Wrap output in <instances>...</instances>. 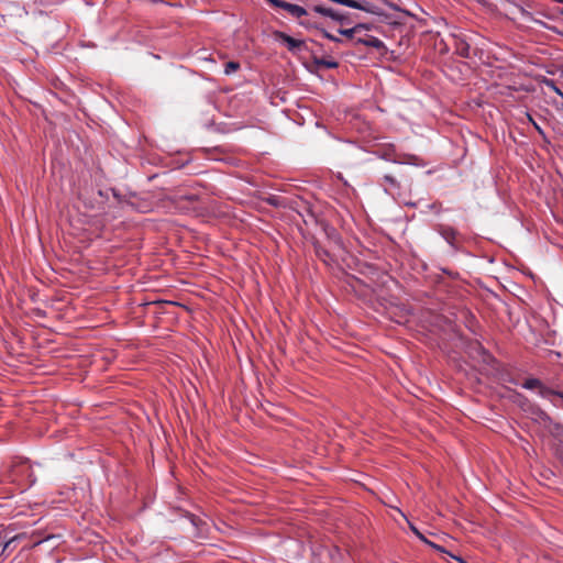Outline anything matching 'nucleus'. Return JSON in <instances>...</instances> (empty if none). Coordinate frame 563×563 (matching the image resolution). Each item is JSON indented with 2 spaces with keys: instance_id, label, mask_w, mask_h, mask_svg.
Instances as JSON below:
<instances>
[{
  "instance_id": "393cba45",
  "label": "nucleus",
  "mask_w": 563,
  "mask_h": 563,
  "mask_svg": "<svg viewBox=\"0 0 563 563\" xmlns=\"http://www.w3.org/2000/svg\"><path fill=\"white\" fill-rule=\"evenodd\" d=\"M43 542V539H34V545H37Z\"/></svg>"
},
{
  "instance_id": "2eb2a0df",
  "label": "nucleus",
  "mask_w": 563,
  "mask_h": 563,
  "mask_svg": "<svg viewBox=\"0 0 563 563\" xmlns=\"http://www.w3.org/2000/svg\"><path fill=\"white\" fill-rule=\"evenodd\" d=\"M423 542L440 552L446 553V551L441 545L433 543L432 541L428 540L427 538L423 540Z\"/></svg>"
},
{
  "instance_id": "9d476101",
  "label": "nucleus",
  "mask_w": 563,
  "mask_h": 563,
  "mask_svg": "<svg viewBox=\"0 0 563 563\" xmlns=\"http://www.w3.org/2000/svg\"><path fill=\"white\" fill-rule=\"evenodd\" d=\"M307 10L310 12V15L312 14V12H314V13H319V14H321L323 16H328V18L335 16L333 9L327 8L322 4H312Z\"/></svg>"
},
{
  "instance_id": "0eeeda50",
  "label": "nucleus",
  "mask_w": 563,
  "mask_h": 563,
  "mask_svg": "<svg viewBox=\"0 0 563 563\" xmlns=\"http://www.w3.org/2000/svg\"><path fill=\"white\" fill-rule=\"evenodd\" d=\"M276 37L279 38L283 43H285L287 48L291 52H294L305 45V42L302 40L294 38L283 32H277Z\"/></svg>"
},
{
  "instance_id": "f8f14e48",
  "label": "nucleus",
  "mask_w": 563,
  "mask_h": 563,
  "mask_svg": "<svg viewBox=\"0 0 563 563\" xmlns=\"http://www.w3.org/2000/svg\"><path fill=\"white\" fill-rule=\"evenodd\" d=\"M316 255L323 261L324 263H329L330 254L325 249H323L318 242L313 243Z\"/></svg>"
},
{
  "instance_id": "412c9836",
  "label": "nucleus",
  "mask_w": 563,
  "mask_h": 563,
  "mask_svg": "<svg viewBox=\"0 0 563 563\" xmlns=\"http://www.w3.org/2000/svg\"><path fill=\"white\" fill-rule=\"evenodd\" d=\"M412 532L421 540L423 541L426 537L413 526H410Z\"/></svg>"
},
{
  "instance_id": "423d86ee",
  "label": "nucleus",
  "mask_w": 563,
  "mask_h": 563,
  "mask_svg": "<svg viewBox=\"0 0 563 563\" xmlns=\"http://www.w3.org/2000/svg\"><path fill=\"white\" fill-rule=\"evenodd\" d=\"M438 231L450 245L455 249L459 247L461 239L459 232L454 228L450 225H440Z\"/></svg>"
},
{
  "instance_id": "20e7f679",
  "label": "nucleus",
  "mask_w": 563,
  "mask_h": 563,
  "mask_svg": "<svg viewBox=\"0 0 563 563\" xmlns=\"http://www.w3.org/2000/svg\"><path fill=\"white\" fill-rule=\"evenodd\" d=\"M22 475L32 476L31 465L26 460L13 461L8 471V479L10 482H16Z\"/></svg>"
},
{
  "instance_id": "a211bd4d",
  "label": "nucleus",
  "mask_w": 563,
  "mask_h": 563,
  "mask_svg": "<svg viewBox=\"0 0 563 563\" xmlns=\"http://www.w3.org/2000/svg\"><path fill=\"white\" fill-rule=\"evenodd\" d=\"M555 452H556V455L561 460V462L563 463V441H561L556 449H555Z\"/></svg>"
},
{
  "instance_id": "6e6552de",
  "label": "nucleus",
  "mask_w": 563,
  "mask_h": 563,
  "mask_svg": "<svg viewBox=\"0 0 563 563\" xmlns=\"http://www.w3.org/2000/svg\"><path fill=\"white\" fill-rule=\"evenodd\" d=\"M355 41H356V44H363L365 46L374 47L376 49L385 48L384 43L379 38L368 35V34H364L363 36H357Z\"/></svg>"
},
{
  "instance_id": "1a4fd4ad",
  "label": "nucleus",
  "mask_w": 563,
  "mask_h": 563,
  "mask_svg": "<svg viewBox=\"0 0 563 563\" xmlns=\"http://www.w3.org/2000/svg\"><path fill=\"white\" fill-rule=\"evenodd\" d=\"M367 30H369L368 24L358 23L351 29H344V30L341 29V30H339V33L346 36L347 38H353L355 34H358L362 31H367Z\"/></svg>"
},
{
  "instance_id": "7ed1b4c3",
  "label": "nucleus",
  "mask_w": 563,
  "mask_h": 563,
  "mask_svg": "<svg viewBox=\"0 0 563 563\" xmlns=\"http://www.w3.org/2000/svg\"><path fill=\"white\" fill-rule=\"evenodd\" d=\"M522 387L526 389H538L541 397L556 396L563 401V393L559 390H554L552 388L547 387L540 379L538 378H528L523 382Z\"/></svg>"
},
{
  "instance_id": "f03ea898",
  "label": "nucleus",
  "mask_w": 563,
  "mask_h": 563,
  "mask_svg": "<svg viewBox=\"0 0 563 563\" xmlns=\"http://www.w3.org/2000/svg\"><path fill=\"white\" fill-rule=\"evenodd\" d=\"M282 9L292 18L299 20V23L305 27H317V23L310 19V12L303 7L284 1Z\"/></svg>"
},
{
  "instance_id": "4be33fe9",
  "label": "nucleus",
  "mask_w": 563,
  "mask_h": 563,
  "mask_svg": "<svg viewBox=\"0 0 563 563\" xmlns=\"http://www.w3.org/2000/svg\"><path fill=\"white\" fill-rule=\"evenodd\" d=\"M527 117L529 119L530 122H532L533 126L536 128V130L540 133V134H543V131L542 129L533 121L532 117L527 113Z\"/></svg>"
},
{
  "instance_id": "f3484780",
  "label": "nucleus",
  "mask_w": 563,
  "mask_h": 563,
  "mask_svg": "<svg viewBox=\"0 0 563 563\" xmlns=\"http://www.w3.org/2000/svg\"><path fill=\"white\" fill-rule=\"evenodd\" d=\"M321 33H322V35H323L325 38H328V40H330V41H332V42H341V40H340L339 37H336V36L332 35L331 33L327 32L325 30H322V31H321Z\"/></svg>"
},
{
  "instance_id": "a878e982",
  "label": "nucleus",
  "mask_w": 563,
  "mask_h": 563,
  "mask_svg": "<svg viewBox=\"0 0 563 563\" xmlns=\"http://www.w3.org/2000/svg\"><path fill=\"white\" fill-rule=\"evenodd\" d=\"M551 86L553 87V89H554L558 93H560V95H561V91L559 90V88H556V87L554 86V84H553L552 81H551Z\"/></svg>"
},
{
  "instance_id": "dca6fc26",
  "label": "nucleus",
  "mask_w": 563,
  "mask_h": 563,
  "mask_svg": "<svg viewBox=\"0 0 563 563\" xmlns=\"http://www.w3.org/2000/svg\"><path fill=\"white\" fill-rule=\"evenodd\" d=\"M423 542L440 552L446 553V551L441 545L433 543L432 541L428 540L427 538L423 540Z\"/></svg>"
},
{
  "instance_id": "cd10ccee",
  "label": "nucleus",
  "mask_w": 563,
  "mask_h": 563,
  "mask_svg": "<svg viewBox=\"0 0 563 563\" xmlns=\"http://www.w3.org/2000/svg\"><path fill=\"white\" fill-rule=\"evenodd\" d=\"M561 14L563 15V8L561 9Z\"/></svg>"
},
{
  "instance_id": "b1692460",
  "label": "nucleus",
  "mask_w": 563,
  "mask_h": 563,
  "mask_svg": "<svg viewBox=\"0 0 563 563\" xmlns=\"http://www.w3.org/2000/svg\"><path fill=\"white\" fill-rule=\"evenodd\" d=\"M184 198L189 200V201H195L196 200L195 196H185Z\"/></svg>"
},
{
  "instance_id": "9b49d317",
  "label": "nucleus",
  "mask_w": 563,
  "mask_h": 563,
  "mask_svg": "<svg viewBox=\"0 0 563 563\" xmlns=\"http://www.w3.org/2000/svg\"><path fill=\"white\" fill-rule=\"evenodd\" d=\"M313 63L318 67H322V68H327V69L336 68L339 66V63L335 62L334 59H328V58H323V57H321V58L313 57Z\"/></svg>"
},
{
  "instance_id": "5701e85b",
  "label": "nucleus",
  "mask_w": 563,
  "mask_h": 563,
  "mask_svg": "<svg viewBox=\"0 0 563 563\" xmlns=\"http://www.w3.org/2000/svg\"><path fill=\"white\" fill-rule=\"evenodd\" d=\"M454 560H456L457 562L460 563H467L465 560H463L462 558L460 556H455V555H451Z\"/></svg>"
},
{
  "instance_id": "4468645a",
  "label": "nucleus",
  "mask_w": 563,
  "mask_h": 563,
  "mask_svg": "<svg viewBox=\"0 0 563 563\" xmlns=\"http://www.w3.org/2000/svg\"><path fill=\"white\" fill-rule=\"evenodd\" d=\"M240 69V63L230 60L224 65V74L231 75Z\"/></svg>"
},
{
  "instance_id": "aec40b11",
  "label": "nucleus",
  "mask_w": 563,
  "mask_h": 563,
  "mask_svg": "<svg viewBox=\"0 0 563 563\" xmlns=\"http://www.w3.org/2000/svg\"><path fill=\"white\" fill-rule=\"evenodd\" d=\"M267 2L275 8L282 9L284 0H267Z\"/></svg>"
},
{
  "instance_id": "f257e3e1",
  "label": "nucleus",
  "mask_w": 563,
  "mask_h": 563,
  "mask_svg": "<svg viewBox=\"0 0 563 563\" xmlns=\"http://www.w3.org/2000/svg\"><path fill=\"white\" fill-rule=\"evenodd\" d=\"M411 179L405 173L402 167H397L393 173L385 174L383 176L382 185L385 190L390 194L399 192L402 185H410Z\"/></svg>"
},
{
  "instance_id": "6ab92c4d",
  "label": "nucleus",
  "mask_w": 563,
  "mask_h": 563,
  "mask_svg": "<svg viewBox=\"0 0 563 563\" xmlns=\"http://www.w3.org/2000/svg\"><path fill=\"white\" fill-rule=\"evenodd\" d=\"M334 14H335V16H334V18H331V19H332V20H334V21H338V22L343 23V22L346 20V18H345V15H344V14H341V13H339V12H338V11H335V10H334Z\"/></svg>"
},
{
  "instance_id": "bb28decb",
  "label": "nucleus",
  "mask_w": 563,
  "mask_h": 563,
  "mask_svg": "<svg viewBox=\"0 0 563 563\" xmlns=\"http://www.w3.org/2000/svg\"><path fill=\"white\" fill-rule=\"evenodd\" d=\"M9 544H10V542L4 543L3 549H2V553L5 551V549L9 547Z\"/></svg>"
},
{
  "instance_id": "39448f33",
  "label": "nucleus",
  "mask_w": 563,
  "mask_h": 563,
  "mask_svg": "<svg viewBox=\"0 0 563 563\" xmlns=\"http://www.w3.org/2000/svg\"><path fill=\"white\" fill-rule=\"evenodd\" d=\"M376 154L378 155V157L385 161H390L399 165L411 163V161L415 158V156L412 155L397 154L394 146L377 150Z\"/></svg>"
},
{
  "instance_id": "ddd939ff",
  "label": "nucleus",
  "mask_w": 563,
  "mask_h": 563,
  "mask_svg": "<svg viewBox=\"0 0 563 563\" xmlns=\"http://www.w3.org/2000/svg\"><path fill=\"white\" fill-rule=\"evenodd\" d=\"M456 52L462 57L470 56V45L465 41H460L456 43Z\"/></svg>"
}]
</instances>
